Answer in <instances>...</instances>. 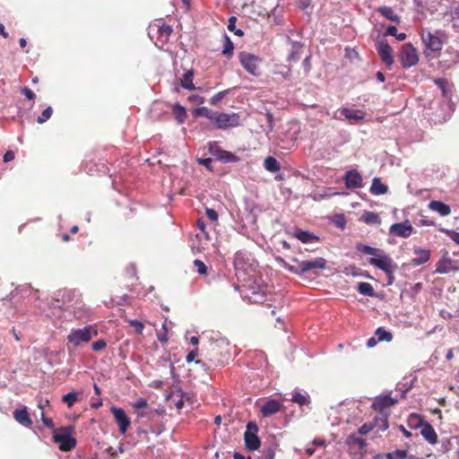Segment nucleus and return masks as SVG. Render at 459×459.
<instances>
[{
	"mask_svg": "<svg viewBox=\"0 0 459 459\" xmlns=\"http://www.w3.org/2000/svg\"><path fill=\"white\" fill-rule=\"evenodd\" d=\"M196 117H204L210 119L216 128L227 130L240 125V117L238 113L215 112L206 107H199L194 110Z\"/></svg>",
	"mask_w": 459,
	"mask_h": 459,
	"instance_id": "1",
	"label": "nucleus"
},
{
	"mask_svg": "<svg viewBox=\"0 0 459 459\" xmlns=\"http://www.w3.org/2000/svg\"><path fill=\"white\" fill-rule=\"evenodd\" d=\"M356 249L364 254L370 255L369 264L386 274H392V267H395L393 259L386 255V253L380 248L372 247L364 244H357Z\"/></svg>",
	"mask_w": 459,
	"mask_h": 459,
	"instance_id": "2",
	"label": "nucleus"
},
{
	"mask_svg": "<svg viewBox=\"0 0 459 459\" xmlns=\"http://www.w3.org/2000/svg\"><path fill=\"white\" fill-rule=\"evenodd\" d=\"M256 262L248 253L238 251L235 255L234 266L236 275L243 281H247L255 277Z\"/></svg>",
	"mask_w": 459,
	"mask_h": 459,
	"instance_id": "3",
	"label": "nucleus"
},
{
	"mask_svg": "<svg viewBox=\"0 0 459 459\" xmlns=\"http://www.w3.org/2000/svg\"><path fill=\"white\" fill-rule=\"evenodd\" d=\"M97 335L98 331L94 325H86L82 328L71 329L67 335V341L74 348H77L84 343H88Z\"/></svg>",
	"mask_w": 459,
	"mask_h": 459,
	"instance_id": "4",
	"label": "nucleus"
},
{
	"mask_svg": "<svg viewBox=\"0 0 459 459\" xmlns=\"http://www.w3.org/2000/svg\"><path fill=\"white\" fill-rule=\"evenodd\" d=\"M238 59L244 69L251 75L258 77L262 74L261 65L263 60L259 56L243 51L239 53Z\"/></svg>",
	"mask_w": 459,
	"mask_h": 459,
	"instance_id": "5",
	"label": "nucleus"
},
{
	"mask_svg": "<svg viewBox=\"0 0 459 459\" xmlns=\"http://www.w3.org/2000/svg\"><path fill=\"white\" fill-rule=\"evenodd\" d=\"M74 428L72 426L64 427L60 429L59 433H56L54 439L59 444V448L62 451H70L76 445L75 438L72 437Z\"/></svg>",
	"mask_w": 459,
	"mask_h": 459,
	"instance_id": "6",
	"label": "nucleus"
},
{
	"mask_svg": "<svg viewBox=\"0 0 459 459\" xmlns=\"http://www.w3.org/2000/svg\"><path fill=\"white\" fill-rule=\"evenodd\" d=\"M258 427L255 422H248L244 433L245 446L248 451H255L260 447L261 442L256 433Z\"/></svg>",
	"mask_w": 459,
	"mask_h": 459,
	"instance_id": "7",
	"label": "nucleus"
},
{
	"mask_svg": "<svg viewBox=\"0 0 459 459\" xmlns=\"http://www.w3.org/2000/svg\"><path fill=\"white\" fill-rule=\"evenodd\" d=\"M400 59L404 68L415 65L419 61L416 48L410 43L404 44L401 49Z\"/></svg>",
	"mask_w": 459,
	"mask_h": 459,
	"instance_id": "8",
	"label": "nucleus"
},
{
	"mask_svg": "<svg viewBox=\"0 0 459 459\" xmlns=\"http://www.w3.org/2000/svg\"><path fill=\"white\" fill-rule=\"evenodd\" d=\"M209 152L218 160L225 163H236L239 160V158L234 153L222 150L220 148L217 143H209Z\"/></svg>",
	"mask_w": 459,
	"mask_h": 459,
	"instance_id": "9",
	"label": "nucleus"
},
{
	"mask_svg": "<svg viewBox=\"0 0 459 459\" xmlns=\"http://www.w3.org/2000/svg\"><path fill=\"white\" fill-rule=\"evenodd\" d=\"M434 82L441 90L442 96L446 102V105L448 111V115H450L455 109L454 103L452 102L453 86L450 85L446 80L442 78L435 79Z\"/></svg>",
	"mask_w": 459,
	"mask_h": 459,
	"instance_id": "10",
	"label": "nucleus"
},
{
	"mask_svg": "<svg viewBox=\"0 0 459 459\" xmlns=\"http://www.w3.org/2000/svg\"><path fill=\"white\" fill-rule=\"evenodd\" d=\"M340 116L344 117L345 119L349 120L351 123H353L363 120L365 118V112L360 109L343 108L338 109L334 113L333 117L335 119H341Z\"/></svg>",
	"mask_w": 459,
	"mask_h": 459,
	"instance_id": "11",
	"label": "nucleus"
},
{
	"mask_svg": "<svg viewBox=\"0 0 459 459\" xmlns=\"http://www.w3.org/2000/svg\"><path fill=\"white\" fill-rule=\"evenodd\" d=\"M377 50L383 63H385L387 66L393 65L394 56L392 48L385 39H381L378 41Z\"/></svg>",
	"mask_w": 459,
	"mask_h": 459,
	"instance_id": "12",
	"label": "nucleus"
},
{
	"mask_svg": "<svg viewBox=\"0 0 459 459\" xmlns=\"http://www.w3.org/2000/svg\"><path fill=\"white\" fill-rule=\"evenodd\" d=\"M413 231V227L409 221L391 225L389 233L401 238H409Z\"/></svg>",
	"mask_w": 459,
	"mask_h": 459,
	"instance_id": "13",
	"label": "nucleus"
},
{
	"mask_svg": "<svg viewBox=\"0 0 459 459\" xmlns=\"http://www.w3.org/2000/svg\"><path fill=\"white\" fill-rule=\"evenodd\" d=\"M421 39L426 48L431 51H439L442 48L441 39L430 31H423Z\"/></svg>",
	"mask_w": 459,
	"mask_h": 459,
	"instance_id": "14",
	"label": "nucleus"
},
{
	"mask_svg": "<svg viewBox=\"0 0 459 459\" xmlns=\"http://www.w3.org/2000/svg\"><path fill=\"white\" fill-rule=\"evenodd\" d=\"M344 183L349 189L360 188L363 186V178L356 169H351L345 173Z\"/></svg>",
	"mask_w": 459,
	"mask_h": 459,
	"instance_id": "15",
	"label": "nucleus"
},
{
	"mask_svg": "<svg viewBox=\"0 0 459 459\" xmlns=\"http://www.w3.org/2000/svg\"><path fill=\"white\" fill-rule=\"evenodd\" d=\"M111 412L113 413L116 422L118 425L119 431L122 434H125L130 425V420L126 416L125 411L121 408L112 407Z\"/></svg>",
	"mask_w": 459,
	"mask_h": 459,
	"instance_id": "16",
	"label": "nucleus"
},
{
	"mask_svg": "<svg viewBox=\"0 0 459 459\" xmlns=\"http://www.w3.org/2000/svg\"><path fill=\"white\" fill-rule=\"evenodd\" d=\"M282 407L281 402L273 399L267 400L261 406L260 411L264 417H269L276 412L280 411Z\"/></svg>",
	"mask_w": 459,
	"mask_h": 459,
	"instance_id": "17",
	"label": "nucleus"
},
{
	"mask_svg": "<svg viewBox=\"0 0 459 459\" xmlns=\"http://www.w3.org/2000/svg\"><path fill=\"white\" fill-rule=\"evenodd\" d=\"M326 260L323 257H317L311 261H300L301 271L305 273L313 269H325Z\"/></svg>",
	"mask_w": 459,
	"mask_h": 459,
	"instance_id": "18",
	"label": "nucleus"
},
{
	"mask_svg": "<svg viewBox=\"0 0 459 459\" xmlns=\"http://www.w3.org/2000/svg\"><path fill=\"white\" fill-rule=\"evenodd\" d=\"M13 418L17 422L24 427L29 428L32 424V420L29 416V412L26 407L15 410L13 411Z\"/></svg>",
	"mask_w": 459,
	"mask_h": 459,
	"instance_id": "19",
	"label": "nucleus"
},
{
	"mask_svg": "<svg viewBox=\"0 0 459 459\" xmlns=\"http://www.w3.org/2000/svg\"><path fill=\"white\" fill-rule=\"evenodd\" d=\"M422 437L429 443L436 444L437 442V435L434 429V428L428 422L421 424V431Z\"/></svg>",
	"mask_w": 459,
	"mask_h": 459,
	"instance_id": "20",
	"label": "nucleus"
},
{
	"mask_svg": "<svg viewBox=\"0 0 459 459\" xmlns=\"http://www.w3.org/2000/svg\"><path fill=\"white\" fill-rule=\"evenodd\" d=\"M414 257L411 260V264L414 266L421 265L429 260L430 253L427 249L416 248L414 250Z\"/></svg>",
	"mask_w": 459,
	"mask_h": 459,
	"instance_id": "21",
	"label": "nucleus"
},
{
	"mask_svg": "<svg viewBox=\"0 0 459 459\" xmlns=\"http://www.w3.org/2000/svg\"><path fill=\"white\" fill-rule=\"evenodd\" d=\"M458 270V267L455 264V262L449 258L442 259L437 264V272L439 273H448Z\"/></svg>",
	"mask_w": 459,
	"mask_h": 459,
	"instance_id": "22",
	"label": "nucleus"
},
{
	"mask_svg": "<svg viewBox=\"0 0 459 459\" xmlns=\"http://www.w3.org/2000/svg\"><path fill=\"white\" fill-rule=\"evenodd\" d=\"M429 208L431 211L437 212L441 216H447L451 213V209L449 205L446 204L441 201H431L429 204Z\"/></svg>",
	"mask_w": 459,
	"mask_h": 459,
	"instance_id": "23",
	"label": "nucleus"
},
{
	"mask_svg": "<svg viewBox=\"0 0 459 459\" xmlns=\"http://www.w3.org/2000/svg\"><path fill=\"white\" fill-rule=\"evenodd\" d=\"M397 403V400L392 398L391 396L389 395H385V396H382V397H379L377 400H376L374 403H373V407L376 409V410H380L382 411L383 409L385 408H387V407H390V406H393L394 404H395Z\"/></svg>",
	"mask_w": 459,
	"mask_h": 459,
	"instance_id": "24",
	"label": "nucleus"
},
{
	"mask_svg": "<svg viewBox=\"0 0 459 459\" xmlns=\"http://www.w3.org/2000/svg\"><path fill=\"white\" fill-rule=\"evenodd\" d=\"M388 191V187L386 185L383 184L379 178H374L372 180V185L370 186V192L373 195H385Z\"/></svg>",
	"mask_w": 459,
	"mask_h": 459,
	"instance_id": "25",
	"label": "nucleus"
},
{
	"mask_svg": "<svg viewBox=\"0 0 459 459\" xmlns=\"http://www.w3.org/2000/svg\"><path fill=\"white\" fill-rule=\"evenodd\" d=\"M360 220L368 225H379L381 223L379 215L369 211L364 212Z\"/></svg>",
	"mask_w": 459,
	"mask_h": 459,
	"instance_id": "26",
	"label": "nucleus"
},
{
	"mask_svg": "<svg viewBox=\"0 0 459 459\" xmlns=\"http://www.w3.org/2000/svg\"><path fill=\"white\" fill-rule=\"evenodd\" d=\"M303 45L299 42L291 41V52L289 54L288 61H298L302 54Z\"/></svg>",
	"mask_w": 459,
	"mask_h": 459,
	"instance_id": "27",
	"label": "nucleus"
},
{
	"mask_svg": "<svg viewBox=\"0 0 459 459\" xmlns=\"http://www.w3.org/2000/svg\"><path fill=\"white\" fill-rule=\"evenodd\" d=\"M173 114L175 117V119L178 121V124H183L186 118V111L184 107L181 105L176 103L172 107Z\"/></svg>",
	"mask_w": 459,
	"mask_h": 459,
	"instance_id": "28",
	"label": "nucleus"
},
{
	"mask_svg": "<svg viewBox=\"0 0 459 459\" xmlns=\"http://www.w3.org/2000/svg\"><path fill=\"white\" fill-rule=\"evenodd\" d=\"M193 77H194L193 71H191V70L187 71L183 75V78L181 79V86L184 89H186V90H189V91L195 90V85L193 83Z\"/></svg>",
	"mask_w": 459,
	"mask_h": 459,
	"instance_id": "29",
	"label": "nucleus"
},
{
	"mask_svg": "<svg viewBox=\"0 0 459 459\" xmlns=\"http://www.w3.org/2000/svg\"><path fill=\"white\" fill-rule=\"evenodd\" d=\"M264 166L265 169L270 172H277L281 169L279 161L272 156H269L264 160Z\"/></svg>",
	"mask_w": 459,
	"mask_h": 459,
	"instance_id": "30",
	"label": "nucleus"
},
{
	"mask_svg": "<svg viewBox=\"0 0 459 459\" xmlns=\"http://www.w3.org/2000/svg\"><path fill=\"white\" fill-rule=\"evenodd\" d=\"M377 12L379 13H381L384 17H385L386 19H388L392 22H398L400 20L399 16L394 13V10L391 7H388V6L379 7L377 9Z\"/></svg>",
	"mask_w": 459,
	"mask_h": 459,
	"instance_id": "31",
	"label": "nucleus"
},
{
	"mask_svg": "<svg viewBox=\"0 0 459 459\" xmlns=\"http://www.w3.org/2000/svg\"><path fill=\"white\" fill-rule=\"evenodd\" d=\"M291 402L298 403L300 406L309 404V396L307 394H302L299 392H295L291 397Z\"/></svg>",
	"mask_w": 459,
	"mask_h": 459,
	"instance_id": "32",
	"label": "nucleus"
},
{
	"mask_svg": "<svg viewBox=\"0 0 459 459\" xmlns=\"http://www.w3.org/2000/svg\"><path fill=\"white\" fill-rule=\"evenodd\" d=\"M294 236L303 243H310L316 238L312 233L301 230H296Z\"/></svg>",
	"mask_w": 459,
	"mask_h": 459,
	"instance_id": "33",
	"label": "nucleus"
},
{
	"mask_svg": "<svg viewBox=\"0 0 459 459\" xmlns=\"http://www.w3.org/2000/svg\"><path fill=\"white\" fill-rule=\"evenodd\" d=\"M375 335L377 338L378 342H383V341L390 342L393 338L392 333L389 331H386L383 327H378L376 330Z\"/></svg>",
	"mask_w": 459,
	"mask_h": 459,
	"instance_id": "34",
	"label": "nucleus"
},
{
	"mask_svg": "<svg viewBox=\"0 0 459 459\" xmlns=\"http://www.w3.org/2000/svg\"><path fill=\"white\" fill-rule=\"evenodd\" d=\"M358 290L360 294L368 297H372L375 294L373 287L368 282H359L358 285Z\"/></svg>",
	"mask_w": 459,
	"mask_h": 459,
	"instance_id": "35",
	"label": "nucleus"
},
{
	"mask_svg": "<svg viewBox=\"0 0 459 459\" xmlns=\"http://www.w3.org/2000/svg\"><path fill=\"white\" fill-rule=\"evenodd\" d=\"M386 34L395 37L399 41H403L406 39V34L403 32L398 33L395 26L390 25L386 29Z\"/></svg>",
	"mask_w": 459,
	"mask_h": 459,
	"instance_id": "36",
	"label": "nucleus"
},
{
	"mask_svg": "<svg viewBox=\"0 0 459 459\" xmlns=\"http://www.w3.org/2000/svg\"><path fill=\"white\" fill-rule=\"evenodd\" d=\"M78 400V395L75 392H70L62 397V401L71 408L74 403Z\"/></svg>",
	"mask_w": 459,
	"mask_h": 459,
	"instance_id": "37",
	"label": "nucleus"
},
{
	"mask_svg": "<svg viewBox=\"0 0 459 459\" xmlns=\"http://www.w3.org/2000/svg\"><path fill=\"white\" fill-rule=\"evenodd\" d=\"M385 457L386 459H404L407 457V452L405 450L396 449L387 453Z\"/></svg>",
	"mask_w": 459,
	"mask_h": 459,
	"instance_id": "38",
	"label": "nucleus"
},
{
	"mask_svg": "<svg viewBox=\"0 0 459 459\" xmlns=\"http://www.w3.org/2000/svg\"><path fill=\"white\" fill-rule=\"evenodd\" d=\"M52 114H53L52 108L51 107H48L47 108H45L42 111L41 116H39L37 118V122L39 123V124L45 123L48 119H49L51 117Z\"/></svg>",
	"mask_w": 459,
	"mask_h": 459,
	"instance_id": "39",
	"label": "nucleus"
},
{
	"mask_svg": "<svg viewBox=\"0 0 459 459\" xmlns=\"http://www.w3.org/2000/svg\"><path fill=\"white\" fill-rule=\"evenodd\" d=\"M388 421L385 416H381L378 419H376L375 427H377L379 430L385 431L388 429Z\"/></svg>",
	"mask_w": 459,
	"mask_h": 459,
	"instance_id": "40",
	"label": "nucleus"
},
{
	"mask_svg": "<svg viewBox=\"0 0 459 459\" xmlns=\"http://www.w3.org/2000/svg\"><path fill=\"white\" fill-rule=\"evenodd\" d=\"M234 46L229 37H225V44L222 49V54L225 56H231L233 53Z\"/></svg>",
	"mask_w": 459,
	"mask_h": 459,
	"instance_id": "41",
	"label": "nucleus"
},
{
	"mask_svg": "<svg viewBox=\"0 0 459 459\" xmlns=\"http://www.w3.org/2000/svg\"><path fill=\"white\" fill-rule=\"evenodd\" d=\"M236 21H237V18L234 16H231L229 19L228 30L230 31H234L236 35L242 36L243 31L240 29H236V25H235Z\"/></svg>",
	"mask_w": 459,
	"mask_h": 459,
	"instance_id": "42",
	"label": "nucleus"
},
{
	"mask_svg": "<svg viewBox=\"0 0 459 459\" xmlns=\"http://www.w3.org/2000/svg\"><path fill=\"white\" fill-rule=\"evenodd\" d=\"M275 74L281 75L283 79L287 80L290 77V68L288 66H279L278 70L274 72Z\"/></svg>",
	"mask_w": 459,
	"mask_h": 459,
	"instance_id": "43",
	"label": "nucleus"
},
{
	"mask_svg": "<svg viewBox=\"0 0 459 459\" xmlns=\"http://www.w3.org/2000/svg\"><path fill=\"white\" fill-rule=\"evenodd\" d=\"M158 32H159L160 37H164L165 39H168L169 36L172 32V29H171V27L169 25L162 24V25H160L159 27Z\"/></svg>",
	"mask_w": 459,
	"mask_h": 459,
	"instance_id": "44",
	"label": "nucleus"
},
{
	"mask_svg": "<svg viewBox=\"0 0 459 459\" xmlns=\"http://www.w3.org/2000/svg\"><path fill=\"white\" fill-rule=\"evenodd\" d=\"M128 323L131 326L134 327L137 333L141 334L143 333L144 325L142 322L135 319H131L128 321Z\"/></svg>",
	"mask_w": 459,
	"mask_h": 459,
	"instance_id": "45",
	"label": "nucleus"
},
{
	"mask_svg": "<svg viewBox=\"0 0 459 459\" xmlns=\"http://www.w3.org/2000/svg\"><path fill=\"white\" fill-rule=\"evenodd\" d=\"M147 402L143 398H139L135 401V403L133 404V407L136 410V411L140 410H145L147 409Z\"/></svg>",
	"mask_w": 459,
	"mask_h": 459,
	"instance_id": "46",
	"label": "nucleus"
},
{
	"mask_svg": "<svg viewBox=\"0 0 459 459\" xmlns=\"http://www.w3.org/2000/svg\"><path fill=\"white\" fill-rule=\"evenodd\" d=\"M194 264L196 266L197 268V272L200 273V274H205L206 272H207V267L206 265L204 264V262H202L201 260L199 259H195L194 261Z\"/></svg>",
	"mask_w": 459,
	"mask_h": 459,
	"instance_id": "47",
	"label": "nucleus"
},
{
	"mask_svg": "<svg viewBox=\"0 0 459 459\" xmlns=\"http://www.w3.org/2000/svg\"><path fill=\"white\" fill-rule=\"evenodd\" d=\"M107 346V342L104 340H98L91 344V349L94 351H100Z\"/></svg>",
	"mask_w": 459,
	"mask_h": 459,
	"instance_id": "48",
	"label": "nucleus"
},
{
	"mask_svg": "<svg viewBox=\"0 0 459 459\" xmlns=\"http://www.w3.org/2000/svg\"><path fill=\"white\" fill-rule=\"evenodd\" d=\"M274 455H275L274 448L270 446L263 452V454L261 455V459H273Z\"/></svg>",
	"mask_w": 459,
	"mask_h": 459,
	"instance_id": "49",
	"label": "nucleus"
},
{
	"mask_svg": "<svg viewBox=\"0 0 459 459\" xmlns=\"http://www.w3.org/2000/svg\"><path fill=\"white\" fill-rule=\"evenodd\" d=\"M285 268L288 269L290 272H292L294 273H297V274H302L304 273L302 271H301V267H300V261L298 262V265L297 266H294V265H290V264H285Z\"/></svg>",
	"mask_w": 459,
	"mask_h": 459,
	"instance_id": "50",
	"label": "nucleus"
},
{
	"mask_svg": "<svg viewBox=\"0 0 459 459\" xmlns=\"http://www.w3.org/2000/svg\"><path fill=\"white\" fill-rule=\"evenodd\" d=\"M206 216L212 221H216L218 220V214L217 212L211 208H207L205 211Z\"/></svg>",
	"mask_w": 459,
	"mask_h": 459,
	"instance_id": "51",
	"label": "nucleus"
},
{
	"mask_svg": "<svg viewBox=\"0 0 459 459\" xmlns=\"http://www.w3.org/2000/svg\"><path fill=\"white\" fill-rule=\"evenodd\" d=\"M374 426H372L371 424H363L359 429V434L361 435H366L368 433H369L372 429H373Z\"/></svg>",
	"mask_w": 459,
	"mask_h": 459,
	"instance_id": "52",
	"label": "nucleus"
},
{
	"mask_svg": "<svg viewBox=\"0 0 459 459\" xmlns=\"http://www.w3.org/2000/svg\"><path fill=\"white\" fill-rule=\"evenodd\" d=\"M226 93H227V91H222L218 92L211 99V103L215 105L219 100H221L226 95Z\"/></svg>",
	"mask_w": 459,
	"mask_h": 459,
	"instance_id": "53",
	"label": "nucleus"
},
{
	"mask_svg": "<svg viewBox=\"0 0 459 459\" xmlns=\"http://www.w3.org/2000/svg\"><path fill=\"white\" fill-rule=\"evenodd\" d=\"M197 162L201 165L205 166L208 169L212 170L211 164L212 162V160L211 158H205V159H197Z\"/></svg>",
	"mask_w": 459,
	"mask_h": 459,
	"instance_id": "54",
	"label": "nucleus"
},
{
	"mask_svg": "<svg viewBox=\"0 0 459 459\" xmlns=\"http://www.w3.org/2000/svg\"><path fill=\"white\" fill-rule=\"evenodd\" d=\"M22 92L26 96L27 99L29 100H34L35 98V94L33 93V91L28 88H23L22 90Z\"/></svg>",
	"mask_w": 459,
	"mask_h": 459,
	"instance_id": "55",
	"label": "nucleus"
},
{
	"mask_svg": "<svg viewBox=\"0 0 459 459\" xmlns=\"http://www.w3.org/2000/svg\"><path fill=\"white\" fill-rule=\"evenodd\" d=\"M14 159V152L12 151H7L4 155V161L9 162Z\"/></svg>",
	"mask_w": 459,
	"mask_h": 459,
	"instance_id": "56",
	"label": "nucleus"
},
{
	"mask_svg": "<svg viewBox=\"0 0 459 459\" xmlns=\"http://www.w3.org/2000/svg\"><path fill=\"white\" fill-rule=\"evenodd\" d=\"M197 353H198L197 349H195V350H194V351H191L186 355V361H187V362H191V361H193V360L195 359V358L196 357Z\"/></svg>",
	"mask_w": 459,
	"mask_h": 459,
	"instance_id": "57",
	"label": "nucleus"
},
{
	"mask_svg": "<svg viewBox=\"0 0 459 459\" xmlns=\"http://www.w3.org/2000/svg\"><path fill=\"white\" fill-rule=\"evenodd\" d=\"M152 411V410L147 406V409L138 411L137 414L139 417L143 418V417H146Z\"/></svg>",
	"mask_w": 459,
	"mask_h": 459,
	"instance_id": "58",
	"label": "nucleus"
},
{
	"mask_svg": "<svg viewBox=\"0 0 459 459\" xmlns=\"http://www.w3.org/2000/svg\"><path fill=\"white\" fill-rule=\"evenodd\" d=\"M43 423L47 428H48L50 429H54V423L51 419H49V418L43 419Z\"/></svg>",
	"mask_w": 459,
	"mask_h": 459,
	"instance_id": "59",
	"label": "nucleus"
},
{
	"mask_svg": "<svg viewBox=\"0 0 459 459\" xmlns=\"http://www.w3.org/2000/svg\"><path fill=\"white\" fill-rule=\"evenodd\" d=\"M377 342L378 341H377L375 337H371L368 340L367 346L368 348H372L377 344Z\"/></svg>",
	"mask_w": 459,
	"mask_h": 459,
	"instance_id": "60",
	"label": "nucleus"
},
{
	"mask_svg": "<svg viewBox=\"0 0 459 459\" xmlns=\"http://www.w3.org/2000/svg\"><path fill=\"white\" fill-rule=\"evenodd\" d=\"M157 338H158V340L160 342H168L167 333H158Z\"/></svg>",
	"mask_w": 459,
	"mask_h": 459,
	"instance_id": "61",
	"label": "nucleus"
},
{
	"mask_svg": "<svg viewBox=\"0 0 459 459\" xmlns=\"http://www.w3.org/2000/svg\"><path fill=\"white\" fill-rule=\"evenodd\" d=\"M233 459H251V456H247L246 457L245 455H243L242 454L238 453V452H236L234 453L233 455Z\"/></svg>",
	"mask_w": 459,
	"mask_h": 459,
	"instance_id": "62",
	"label": "nucleus"
},
{
	"mask_svg": "<svg viewBox=\"0 0 459 459\" xmlns=\"http://www.w3.org/2000/svg\"><path fill=\"white\" fill-rule=\"evenodd\" d=\"M355 443H357L360 448H364L367 446L366 441L361 438H356Z\"/></svg>",
	"mask_w": 459,
	"mask_h": 459,
	"instance_id": "63",
	"label": "nucleus"
},
{
	"mask_svg": "<svg viewBox=\"0 0 459 459\" xmlns=\"http://www.w3.org/2000/svg\"><path fill=\"white\" fill-rule=\"evenodd\" d=\"M451 238L456 243L459 244V233L454 232L451 236Z\"/></svg>",
	"mask_w": 459,
	"mask_h": 459,
	"instance_id": "64",
	"label": "nucleus"
}]
</instances>
